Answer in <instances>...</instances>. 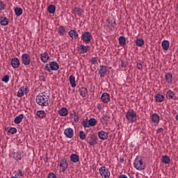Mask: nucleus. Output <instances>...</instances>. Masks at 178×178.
Masks as SVG:
<instances>
[{
  "label": "nucleus",
  "instance_id": "obj_44",
  "mask_svg": "<svg viewBox=\"0 0 178 178\" xmlns=\"http://www.w3.org/2000/svg\"><path fill=\"white\" fill-rule=\"evenodd\" d=\"M6 6V4L2 1H0V11L1 10H5V8Z\"/></svg>",
  "mask_w": 178,
  "mask_h": 178
},
{
  "label": "nucleus",
  "instance_id": "obj_5",
  "mask_svg": "<svg viewBox=\"0 0 178 178\" xmlns=\"http://www.w3.org/2000/svg\"><path fill=\"white\" fill-rule=\"evenodd\" d=\"M87 143L90 147H95L98 144V137L95 134H90L87 137Z\"/></svg>",
  "mask_w": 178,
  "mask_h": 178
},
{
  "label": "nucleus",
  "instance_id": "obj_3",
  "mask_svg": "<svg viewBox=\"0 0 178 178\" xmlns=\"http://www.w3.org/2000/svg\"><path fill=\"white\" fill-rule=\"evenodd\" d=\"M126 119L131 122V123H134V122H137V113L133 109H129L126 113Z\"/></svg>",
  "mask_w": 178,
  "mask_h": 178
},
{
  "label": "nucleus",
  "instance_id": "obj_50",
  "mask_svg": "<svg viewBox=\"0 0 178 178\" xmlns=\"http://www.w3.org/2000/svg\"><path fill=\"white\" fill-rule=\"evenodd\" d=\"M90 62H91V63H92V65H95V63H97V58L93 57V58L91 59Z\"/></svg>",
  "mask_w": 178,
  "mask_h": 178
},
{
  "label": "nucleus",
  "instance_id": "obj_34",
  "mask_svg": "<svg viewBox=\"0 0 178 178\" xmlns=\"http://www.w3.org/2000/svg\"><path fill=\"white\" fill-rule=\"evenodd\" d=\"M135 42H136V45H137V47H143V45H144L145 42L144 41V39L138 38V39H136Z\"/></svg>",
  "mask_w": 178,
  "mask_h": 178
},
{
  "label": "nucleus",
  "instance_id": "obj_26",
  "mask_svg": "<svg viewBox=\"0 0 178 178\" xmlns=\"http://www.w3.org/2000/svg\"><path fill=\"white\" fill-rule=\"evenodd\" d=\"M36 115L40 118V119H44L47 116V113L44 111H38L36 112Z\"/></svg>",
  "mask_w": 178,
  "mask_h": 178
},
{
  "label": "nucleus",
  "instance_id": "obj_21",
  "mask_svg": "<svg viewBox=\"0 0 178 178\" xmlns=\"http://www.w3.org/2000/svg\"><path fill=\"white\" fill-rule=\"evenodd\" d=\"M0 24L1 26H8V24H9V19L6 18V17H1Z\"/></svg>",
  "mask_w": 178,
  "mask_h": 178
},
{
  "label": "nucleus",
  "instance_id": "obj_24",
  "mask_svg": "<svg viewBox=\"0 0 178 178\" xmlns=\"http://www.w3.org/2000/svg\"><path fill=\"white\" fill-rule=\"evenodd\" d=\"M69 35L71 38H79V33L76 31V30H71L69 32Z\"/></svg>",
  "mask_w": 178,
  "mask_h": 178
},
{
  "label": "nucleus",
  "instance_id": "obj_47",
  "mask_svg": "<svg viewBox=\"0 0 178 178\" xmlns=\"http://www.w3.org/2000/svg\"><path fill=\"white\" fill-rule=\"evenodd\" d=\"M144 63H137V68L138 70H143V65Z\"/></svg>",
  "mask_w": 178,
  "mask_h": 178
},
{
  "label": "nucleus",
  "instance_id": "obj_12",
  "mask_svg": "<svg viewBox=\"0 0 178 178\" xmlns=\"http://www.w3.org/2000/svg\"><path fill=\"white\" fill-rule=\"evenodd\" d=\"M64 134L67 138H73V136H74V131L72 128H67L64 130Z\"/></svg>",
  "mask_w": 178,
  "mask_h": 178
},
{
  "label": "nucleus",
  "instance_id": "obj_53",
  "mask_svg": "<svg viewBox=\"0 0 178 178\" xmlns=\"http://www.w3.org/2000/svg\"><path fill=\"white\" fill-rule=\"evenodd\" d=\"M120 163H124V159L123 157L121 156V157L120 158Z\"/></svg>",
  "mask_w": 178,
  "mask_h": 178
},
{
  "label": "nucleus",
  "instance_id": "obj_57",
  "mask_svg": "<svg viewBox=\"0 0 178 178\" xmlns=\"http://www.w3.org/2000/svg\"><path fill=\"white\" fill-rule=\"evenodd\" d=\"M175 118L178 120V114L176 115Z\"/></svg>",
  "mask_w": 178,
  "mask_h": 178
},
{
  "label": "nucleus",
  "instance_id": "obj_32",
  "mask_svg": "<svg viewBox=\"0 0 178 178\" xmlns=\"http://www.w3.org/2000/svg\"><path fill=\"white\" fill-rule=\"evenodd\" d=\"M152 120L154 123H159L160 118L156 113H154L152 116Z\"/></svg>",
  "mask_w": 178,
  "mask_h": 178
},
{
  "label": "nucleus",
  "instance_id": "obj_9",
  "mask_svg": "<svg viewBox=\"0 0 178 178\" xmlns=\"http://www.w3.org/2000/svg\"><path fill=\"white\" fill-rule=\"evenodd\" d=\"M99 74L100 77H105V76H108V74H109V70H108V67H106V65H100Z\"/></svg>",
  "mask_w": 178,
  "mask_h": 178
},
{
  "label": "nucleus",
  "instance_id": "obj_1",
  "mask_svg": "<svg viewBox=\"0 0 178 178\" xmlns=\"http://www.w3.org/2000/svg\"><path fill=\"white\" fill-rule=\"evenodd\" d=\"M36 103L40 106H48L49 105V96L45 95L43 93L37 95Z\"/></svg>",
  "mask_w": 178,
  "mask_h": 178
},
{
  "label": "nucleus",
  "instance_id": "obj_14",
  "mask_svg": "<svg viewBox=\"0 0 178 178\" xmlns=\"http://www.w3.org/2000/svg\"><path fill=\"white\" fill-rule=\"evenodd\" d=\"M78 52L80 54H86L88 52V51H90V46H84L83 44H81L79 47Z\"/></svg>",
  "mask_w": 178,
  "mask_h": 178
},
{
  "label": "nucleus",
  "instance_id": "obj_36",
  "mask_svg": "<svg viewBox=\"0 0 178 178\" xmlns=\"http://www.w3.org/2000/svg\"><path fill=\"white\" fill-rule=\"evenodd\" d=\"M119 44L121 47L126 45V38H124V36H120L119 38Z\"/></svg>",
  "mask_w": 178,
  "mask_h": 178
},
{
  "label": "nucleus",
  "instance_id": "obj_7",
  "mask_svg": "<svg viewBox=\"0 0 178 178\" xmlns=\"http://www.w3.org/2000/svg\"><path fill=\"white\" fill-rule=\"evenodd\" d=\"M99 174L102 177L104 178H109L111 177V172H109V169L106 168L105 166H102L99 169Z\"/></svg>",
  "mask_w": 178,
  "mask_h": 178
},
{
  "label": "nucleus",
  "instance_id": "obj_15",
  "mask_svg": "<svg viewBox=\"0 0 178 178\" xmlns=\"http://www.w3.org/2000/svg\"><path fill=\"white\" fill-rule=\"evenodd\" d=\"M101 99L104 104H108L111 101V96L107 92H104L102 95Z\"/></svg>",
  "mask_w": 178,
  "mask_h": 178
},
{
  "label": "nucleus",
  "instance_id": "obj_6",
  "mask_svg": "<svg viewBox=\"0 0 178 178\" xmlns=\"http://www.w3.org/2000/svg\"><path fill=\"white\" fill-rule=\"evenodd\" d=\"M21 60L24 66H29L30 65V63H31V57L30 56V54L24 53L21 56Z\"/></svg>",
  "mask_w": 178,
  "mask_h": 178
},
{
  "label": "nucleus",
  "instance_id": "obj_8",
  "mask_svg": "<svg viewBox=\"0 0 178 178\" xmlns=\"http://www.w3.org/2000/svg\"><path fill=\"white\" fill-rule=\"evenodd\" d=\"M60 172H66V169H67L69 166V163H67V160L66 159H63L60 161Z\"/></svg>",
  "mask_w": 178,
  "mask_h": 178
},
{
  "label": "nucleus",
  "instance_id": "obj_23",
  "mask_svg": "<svg viewBox=\"0 0 178 178\" xmlns=\"http://www.w3.org/2000/svg\"><path fill=\"white\" fill-rule=\"evenodd\" d=\"M169 45H170L169 40H163L161 42V46L163 49H164V51H168V49H169Z\"/></svg>",
  "mask_w": 178,
  "mask_h": 178
},
{
  "label": "nucleus",
  "instance_id": "obj_4",
  "mask_svg": "<svg viewBox=\"0 0 178 178\" xmlns=\"http://www.w3.org/2000/svg\"><path fill=\"white\" fill-rule=\"evenodd\" d=\"M59 69V64L56 63V61H51L49 64L45 65L44 70L48 72L49 73H51V70L56 71Z\"/></svg>",
  "mask_w": 178,
  "mask_h": 178
},
{
  "label": "nucleus",
  "instance_id": "obj_58",
  "mask_svg": "<svg viewBox=\"0 0 178 178\" xmlns=\"http://www.w3.org/2000/svg\"><path fill=\"white\" fill-rule=\"evenodd\" d=\"M11 178H17V177H12Z\"/></svg>",
  "mask_w": 178,
  "mask_h": 178
},
{
  "label": "nucleus",
  "instance_id": "obj_51",
  "mask_svg": "<svg viewBox=\"0 0 178 178\" xmlns=\"http://www.w3.org/2000/svg\"><path fill=\"white\" fill-rule=\"evenodd\" d=\"M40 81H45V76L44 75H40L39 76Z\"/></svg>",
  "mask_w": 178,
  "mask_h": 178
},
{
  "label": "nucleus",
  "instance_id": "obj_20",
  "mask_svg": "<svg viewBox=\"0 0 178 178\" xmlns=\"http://www.w3.org/2000/svg\"><path fill=\"white\" fill-rule=\"evenodd\" d=\"M40 59L43 63H47L49 59V56L47 53H43L40 54Z\"/></svg>",
  "mask_w": 178,
  "mask_h": 178
},
{
  "label": "nucleus",
  "instance_id": "obj_40",
  "mask_svg": "<svg viewBox=\"0 0 178 178\" xmlns=\"http://www.w3.org/2000/svg\"><path fill=\"white\" fill-rule=\"evenodd\" d=\"M79 138L81 140H84L86 138H87V135H86V133H84V131H81L79 132Z\"/></svg>",
  "mask_w": 178,
  "mask_h": 178
},
{
  "label": "nucleus",
  "instance_id": "obj_41",
  "mask_svg": "<svg viewBox=\"0 0 178 178\" xmlns=\"http://www.w3.org/2000/svg\"><path fill=\"white\" fill-rule=\"evenodd\" d=\"M65 31H66V30L65 29L64 26H60L58 28V33H59V34H60V35H63L65 34Z\"/></svg>",
  "mask_w": 178,
  "mask_h": 178
},
{
  "label": "nucleus",
  "instance_id": "obj_10",
  "mask_svg": "<svg viewBox=\"0 0 178 178\" xmlns=\"http://www.w3.org/2000/svg\"><path fill=\"white\" fill-rule=\"evenodd\" d=\"M81 40L83 42H90L91 41V38H92V35H91V33L90 32H85L82 34Z\"/></svg>",
  "mask_w": 178,
  "mask_h": 178
},
{
  "label": "nucleus",
  "instance_id": "obj_11",
  "mask_svg": "<svg viewBox=\"0 0 178 178\" xmlns=\"http://www.w3.org/2000/svg\"><path fill=\"white\" fill-rule=\"evenodd\" d=\"M29 88L27 86H22L19 88V90L17 92V97L19 98H22L24 94H27L29 92V90H27Z\"/></svg>",
  "mask_w": 178,
  "mask_h": 178
},
{
  "label": "nucleus",
  "instance_id": "obj_38",
  "mask_svg": "<svg viewBox=\"0 0 178 178\" xmlns=\"http://www.w3.org/2000/svg\"><path fill=\"white\" fill-rule=\"evenodd\" d=\"M88 123H89V126L90 127H94V126H95V124H97V120H95V118H90L88 120Z\"/></svg>",
  "mask_w": 178,
  "mask_h": 178
},
{
  "label": "nucleus",
  "instance_id": "obj_17",
  "mask_svg": "<svg viewBox=\"0 0 178 178\" xmlns=\"http://www.w3.org/2000/svg\"><path fill=\"white\" fill-rule=\"evenodd\" d=\"M79 92L83 98H86V95H88V90L84 87H81L79 89Z\"/></svg>",
  "mask_w": 178,
  "mask_h": 178
},
{
  "label": "nucleus",
  "instance_id": "obj_2",
  "mask_svg": "<svg viewBox=\"0 0 178 178\" xmlns=\"http://www.w3.org/2000/svg\"><path fill=\"white\" fill-rule=\"evenodd\" d=\"M134 166L137 170H144V169H145V164L140 156H138L136 158L134 163Z\"/></svg>",
  "mask_w": 178,
  "mask_h": 178
},
{
  "label": "nucleus",
  "instance_id": "obj_18",
  "mask_svg": "<svg viewBox=\"0 0 178 178\" xmlns=\"http://www.w3.org/2000/svg\"><path fill=\"white\" fill-rule=\"evenodd\" d=\"M70 161L73 162V163H77V162L80 161V157L76 154H72L70 155Z\"/></svg>",
  "mask_w": 178,
  "mask_h": 178
},
{
  "label": "nucleus",
  "instance_id": "obj_56",
  "mask_svg": "<svg viewBox=\"0 0 178 178\" xmlns=\"http://www.w3.org/2000/svg\"><path fill=\"white\" fill-rule=\"evenodd\" d=\"M103 119L104 120H108V119H109V116H104Z\"/></svg>",
  "mask_w": 178,
  "mask_h": 178
},
{
  "label": "nucleus",
  "instance_id": "obj_49",
  "mask_svg": "<svg viewBox=\"0 0 178 178\" xmlns=\"http://www.w3.org/2000/svg\"><path fill=\"white\" fill-rule=\"evenodd\" d=\"M48 178H56V175L54 174L53 172L49 173L48 175Z\"/></svg>",
  "mask_w": 178,
  "mask_h": 178
},
{
  "label": "nucleus",
  "instance_id": "obj_48",
  "mask_svg": "<svg viewBox=\"0 0 178 178\" xmlns=\"http://www.w3.org/2000/svg\"><path fill=\"white\" fill-rule=\"evenodd\" d=\"M127 63L123 61L122 60H121V67H127Z\"/></svg>",
  "mask_w": 178,
  "mask_h": 178
},
{
  "label": "nucleus",
  "instance_id": "obj_46",
  "mask_svg": "<svg viewBox=\"0 0 178 178\" xmlns=\"http://www.w3.org/2000/svg\"><path fill=\"white\" fill-rule=\"evenodd\" d=\"M22 176H23V172H22V170H18V172L16 173L15 177L20 178Z\"/></svg>",
  "mask_w": 178,
  "mask_h": 178
},
{
  "label": "nucleus",
  "instance_id": "obj_52",
  "mask_svg": "<svg viewBox=\"0 0 178 178\" xmlns=\"http://www.w3.org/2000/svg\"><path fill=\"white\" fill-rule=\"evenodd\" d=\"M157 133H163V128H160L157 130Z\"/></svg>",
  "mask_w": 178,
  "mask_h": 178
},
{
  "label": "nucleus",
  "instance_id": "obj_39",
  "mask_svg": "<svg viewBox=\"0 0 178 178\" xmlns=\"http://www.w3.org/2000/svg\"><path fill=\"white\" fill-rule=\"evenodd\" d=\"M70 118L72 119H74V122H75V123H77V122L79 121V115H77L76 112H74V113H72L70 115Z\"/></svg>",
  "mask_w": 178,
  "mask_h": 178
},
{
  "label": "nucleus",
  "instance_id": "obj_29",
  "mask_svg": "<svg viewBox=\"0 0 178 178\" xmlns=\"http://www.w3.org/2000/svg\"><path fill=\"white\" fill-rule=\"evenodd\" d=\"M70 83L72 88H74V87H76V78L74 77V76L71 75L70 76Z\"/></svg>",
  "mask_w": 178,
  "mask_h": 178
},
{
  "label": "nucleus",
  "instance_id": "obj_45",
  "mask_svg": "<svg viewBox=\"0 0 178 178\" xmlns=\"http://www.w3.org/2000/svg\"><path fill=\"white\" fill-rule=\"evenodd\" d=\"M9 79H10V77L9 76V75H6L4 77L2 78V81H3V83H8L9 81Z\"/></svg>",
  "mask_w": 178,
  "mask_h": 178
},
{
  "label": "nucleus",
  "instance_id": "obj_22",
  "mask_svg": "<svg viewBox=\"0 0 178 178\" xmlns=\"http://www.w3.org/2000/svg\"><path fill=\"white\" fill-rule=\"evenodd\" d=\"M22 152H16L13 153V158L15 159V161H22Z\"/></svg>",
  "mask_w": 178,
  "mask_h": 178
},
{
  "label": "nucleus",
  "instance_id": "obj_30",
  "mask_svg": "<svg viewBox=\"0 0 178 178\" xmlns=\"http://www.w3.org/2000/svg\"><path fill=\"white\" fill-rule=\"evenodd\" d=\"M6 131L10 133V134H16V133H17V129L15 127H7L6 128Z\"/></svg>",
  "mask_w": 178,
  "mask_h": 178
},
{
  "label": "nucleus",
  "instance_id": "obj_19",
  "mask_svg": "<svg viewBox=\"0 0 178 178\" xmlns=\"http://www.w3.org/2000/svg\"><path fill=\"white\" fill-rule=\"evenodd\" d=\"M24 118V115L20 114L15 118L14 123H15V124H19V123H22V120H23Z\"/></svg>",
  "mask_w": 178,
  "mask_h": 178
},
{
  "label": "nucleus",
  "instance_id": "obj_13",
  "mask_svg": "<svg viewBox=\"0 0 178 178\" xmlns=\"http://www.w3.org/2000/svg\"><path fill=\"white\" fill-rule=\"evenodd\" d=\"M11 66L13 69H17L20 66V60L15 57L11 59Z\"/></svg>",
  "mask_w": 178,
  "mask_h": 178
},
{
  "label": "nucleus",
  "instance_id": "obj_31",
  "mask_svg": "<svg viewBox=\"0 0 178 178\" xmlns=\"http://www.w3.org/2000/svg\"><path fill=\"white\" fill-rule=\"evenodd\" d=\"M47 10L49 13L54 15V13H55V10H56V7H55V5H50L48 6Z\"/></svg>",
  "mask_w": 178,
  "mask_h": 178
},
{
  "label": "nucleus",
  "instance_id": "obj_35",
  "mask_svg": "<svg viewBox=\"0 0 178 178\" xmlns=\"http://www.w3.org/2000/svg\"><path fill=\"white\" fill-rule=\"evenodd\" d=\"M14 11L17 16H22V15H23V9H22V8L17 7L15 8Z\"/></svg>",
  "mask_w": 178,
  "mask_h": 178
},
{
  "label": "nucleus",
  "instance_id": "obj_28",
  "mask_svg": "<svg viewBox=\"0 0 178 178\" xmlns=\"http://www.w3.org/2000/svg\"><path fill=\"white\" fill-rule=\"evenodd\" d=\"M67 108H62L60 111H58V115L60 116H67Z\"/></svg>",
  "mask_w": 178,
  "mask_h": 178
},
{
  "label": "nucleus",
  "instance_id": "obj_55",
  "mask_svg": "<svg viewBox=\"0 0 178 178\" xmlns=\"http://www.w3.org/2000/svg\"><path fill=\"white\" fill-rule=\"evenodd\" d=\"M119 178H129V177H127V176H126V175H120V176L119 177Z\"/></svg>",
  "mask_w": 178,
  "mask_h": 178
},
{
  "label": "nucleus",
  "instance_id": "obj_16",
  "mask_svg": "<svg viewBox=\"0 0 178 178\" xmlns=\"http://www.w3.org/2000/svg\"><path fill=\"white\" fill-rule=\"evenodd\" d=\"M98 137L100 140H108V133L104 131H99L98 132Z\"/></svg>",
  "mask_w": 178,
  "mask_h": 178
},
{
  "label": "nucleus",
  "instance_id": "obj_43",
  "mask_svg": "<svg viewBox=\"0 0 178 178\" xmlns=\"http://www.w3.org/2000/svg\"><path fill=\"white\" fill-rule=\"evenodd\" d=\"M82 125L83 126V127H85V129L90 127L88 120H83L82 122Z\"/></svg>",
  "mask_w": 178,
  "mask_h": 178
},
{
  "label": "nucleus",
  "instance_id": "obj_54",
  "mask_svg": "<svg viewBox=\"0 0 178 178\" xmlns=\"http://www.w3.org/2000/svg\"><path fill=\"white\" fill-rule=\"evenodd\" d=\"M112 27H116V21H114L113 24H111Z\"/></svg>",
  "mask_w": 178,
  "mask_h": 178
},
{
  "label": "nucleus",
  "instance_id": "obj_25",
  "mask_svg": "<svg viewBox=\"0 0 178 178\" xmlns=\"http://www.w3.org/2000/svg\"><path fill=\"white\" fill-rule=\"evenodd\" d=\"M161 161L165 165H169V163H170V157L168 155L163 156Z\"/></svg>",
  "mask_w": 178,
  "mask_h": 178
},
{
  "label": "nucleus",
  "instance_id": "obj_37",
  "mask_svg": "<svg viewBox=\"0 0 178 178\" xmlns=\"http://www.w3.org/2000/svg\"><path fill=\"white\" fill-rule=\"evenodd\" d=\"M165 99V97L161 94H157L156 96V102H162Z\"/></svg>",
  "mask_w": 178,
  "mask_h": 178
},
{
  "label": "nucleus",
  "instance_id": "obj_42",
  "mask_svg": "<svg viewBox=\"0 0 178 178\" xmlns=\"http://www.w3.org/2000/svg\"><path fill=\"white\" fill-rule=\"evenodd\" d=\"M74 11L75 12V13H76V15H78L79 16H81V13H82V10L81 8H79L77 7H75L74 8Z\"/></svg>",
  "mask_w": 178,
  "mask_h": 178
},
{
  "label": "nucleus",
  "instance_id": "obj_33",
  "mask_svg": "<svg viewBox=\"0 0 178 178\" xmlns=\"http://www.w3.org/2000/svg\"><path fill=\"white\" fill-rule=\"evenodd\" d=\"M165 95L168 99H173V97H175V92L170 90L167 91Z\"/></svg>",
  "mask_w": 178,
  "mask_h": 178
},
{
  "label": "nucleus",
  "instance_id": "obj_27",
  "mask_svg": "<svg viewBox=\"0 0 178 178\" xmlns=\"http://www.w3.org/2000/svg\"><path fill=\"white\" fill-rule=\"evenodd\" d=\"M165 81L168 83H172V79H173V75L168 72L165 76Z\"/></svg>",
  "mask_w": 178,
  "mask_h": 178
}]
</instances>
